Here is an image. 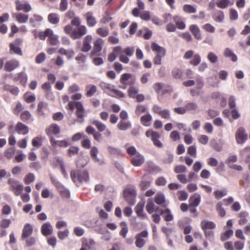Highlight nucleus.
I'll return each instance as SVG.
<instances>
[{"mask_svg": "<svg viewBox=\"0 0 250 250\" xmlns=\"http://www.w3.org/2000/svg\"><path fill=\"white\" fill-rule=\"evenodd\" d=\"M151 48L156 54L153 60V63L156 65H160L162 63V58L166 54L165 48L160 46L155 42L151 43Z\"/></svg>", "mask_w": 250, "mask_h": 250, "instance_id": "1", "label": "nucleus"}, {"mask_svg": "<svg viewBox=\"0 0 250 250\" xmlns=\"http://www.w3.org/2000/svg\"><path fill=\"white\" fill-rule=\"evenodd\" d=\"M119 81L121 84H119L118 87L125 89L128 86H133L135 84L136 78L133 74L125 73L121 75Z\"/></svg>", "mask_w": 250, "mask_h": 250, "instance_id": "2", "label": "nucleus"}, {"mask_svg": "<svg viewBox=\"0 0 250 250\" xmlns=\"http://www.w3.org/2000/svg\"><path fill=\"white\" fill-rule=\"evenodd\" d=\"M70 177L74 183H82L89 181V174L87 170L75 171L72 170L70 172Z\"/></svg>", "mask_w": 250, "mask_h": 250, "instance_id": "3", "label": "nucleus"}, {"mask_svg": "<svg viewBox=\"0 0 250 250\" xmlns=\"http://www.w3.org/2000/svg\"><path fill=\"white\" fill-rule=\"evenodd\" d=\"M7 183L9 185V190L13 191L15 195L18 196L21 193L23 186L18 181L13 178H9Z\"/></svg>", "mask_w": 250, "mask_h": 250, "instance_id": "4", "label": "nucleus"}, {"mask_svg": "<svg viewBox=\"0 0 250 250\" xmlns=\"http://www.w3.org/2000/svg\"><path fill=\"white\" fill-rule=\"evenodd\" d=\"M104 41L102 38H98L93 42V47L90 53V57L93 58L99 56L101 51L104 45Z\"/></svg>", "mask_w": 250, "mask_h": 250, "instance_id": "5", "label": "nucleus"}, {"mask_svg": "<svg viewBox=\"0 0 250 250\" xmlns=\"http://www.w3.org/2000/svg\"><path fill=\"white\" fill-rule=\"evenodd\" d=\"M148 236V232L146 230H143L137 233L135 236V244L136 247L140 249L142 248L146 243L145 238H147Z\"/></svg>", "mask_w": 250, "mask_h": 250, "instance_id": "6", "label": "nucleus"}, {"mask_svg": "<svg viewBox=\"0 0 250 250\" xmlns=\"http://www.w3.org/2000/svg\"><path fill=\"white\" fill-rule=\"evenodd\" d=\"M146 135L147 137H150L153 142L154 145L158 147H162L163 144L159 140L160 138V134L152 129H149L146 132Z\"/></svg>", "mask_w": 250, "mask_h": 250, "instance_id": "7", "label": "nucleus"}, {"mask_svg": "<svg viewBox=\"0 0 250 250\" xmlns=\"http://www.w3.org/2000/svg\"><path fill=\"white\" fill-rule=\"evenodd\" d=\"M152 112L159 115L162 118L168 120L170 118V112L167 109H163L162 108L157 104H154L152 107Z\"/></svg>", "mask_w": 250, "mask_h": 250, "instance_id": "8", "label": "nucleus"}, {"mask_svg": "<svg viewBox=\"0 0 250 250\" xmlns=\"http://www.w3.org/2000/svg\"><path fill=\"white\" fill-rule=\"evenodd\" d=\"M235 136L237 143L242 144L247 140L248 135L244 127H239L236 130Z\"/></svg>", "mask_w": 250, "mask_h": 250, "instance_id": "9", "label": "nucleus"}, {"mask_svg": "<svg viewBox=\"0 0 250 250\" xmlns=\"http://www.w3.org/2000/svg\"><path fill=\"white\" fill-rule=\"evenodd\" d=\"M87 30L85 25H81L77 28L74 29L73 32L71 35V39L76 40L81 39L83 36L86 35Z\"/></svg>", "mask_w": 250, "mask_h": 250, "instance_id": "10", "label": "nucleus"}, {"mask_svg": "<svg viewBox=\"0 0 250 250\" xmlns=\"http://www.w3.org/2000/svg\"><path fill=\"white\" fill-rule=\"evenodd\" d=\"M93 38L91 35H87L85 36L82 41V47L81 51L83 52H88L91 49V43Z\"/></svg>", "mask_w": 250, "mask_h": 250, "instance_id": "11", "label": "nucleus"}, {"mask_svg": "<svg viewBox=\"0 0 250 250\" xmlns=\"http://www.w3.org/2000/svg\"><path fill=\"white\" fill-rule=\"evenodd\" d=\"M16 3V9L17 11H23L24 12H28L31 10L30 5L25 1L17 0Z\"/></svg>", "mask_w": 250, "mask_h": 250, "instance_id": "12", "label": "nucleus"}, {"mask_svg": "<svg viewBox=\"0 0 250 250\" xmlns=\"http://www.w3.org/2000/svg\"><path fill=\"white\" fill-rule=\"evenodd\" d=\"M145 157L139 152L133 156L131 158L130 163L134 167H140L145 162Z\"/></svg>", "mask_w": 250, "mask_h": 250, "instance_id": "13", "label": "nucleus"}, {"mask_svg": "<svg viewBox=\"0 0 250 250\" xmlns=\"http://www.w3.org/2000/svg\"><path fill=\"white\" fill-rule=\"evenodd\" d=\"M19 62L16 59L10 60L6 62L4 64V70L7 72H11L19 66Z\"/></svg>", "mask_w": 250, "mask_h": 250, "instance_id": "14", "label": "nucleus"}, {"mask_svg": "<svg viewBox=\"0 0 250 250\" xmlns=\"http://www.w3.org/2000/svg\"><path fill=\"white\" fill-rule=\"evenodd\" d=\"M49 140L51 146L54 148L57 146L66 147L69 145V143L66 140H56L52 136L50 137Z\"/></svg>", "mask_w": 250, "mask_h": 250, "instance_id": "15", "label": "nucleus"}, {"mask_svg": "<svg viewBox=\"0 0 250 250\" xmlns=\"http://www.w3.org/2000/svg\"><path fill=\"white\" fill-rule=\"evenodd\" d=\"M144 205L145 202H140L135 208V212L137 214L138 216L142 219L147 218L146 214L144 212Z\"/></svg>", "mask_w": 250, "mask_h": 250, "instance_id": "16", "label": "nucleus"}, {"mask_svg": "<svg viewBox=\"0 0 250 250\" xmlns=\"http://www.w3.org/2000/svg\"><path fill=\"white\" fill-rule=\"evenodd\" d=\"M15 130L19 134L25 135L29 132V128L21 122H19L16 125Z\"/></svg>", "mask_w": 250, "mask_h": 250, "instance_id": "17", "label": "nucleus"}, {"mask_svg": "<svg viewBox=\"0 0 250 250\" xmlns=\"http://www.w3.org/2000/svg\"><path fill=\"white\" fill-rule=\"evenodd\" d=\"M33 227L30 224H26L23 227L21 234L22 240H24L29 237L33 232Z\"/></svg>", "mask_w": 250, "mask_h": 250, "instance_id": "18", "label": "nucleus"}, {"mask_svg": "<svg viewBox=\"0 0 250 250\" xmlns=\"http://www.w3.org/2000/svg\"><path fill=\"white\" fill-rule=\"evenodd\" d=\"M189 29L194 38L197 40H202L201 31L199 27L196 24H192L189 26Z\"/></svg>", "mask_w": 250, "mask_h": 250, "instance_id": "19", "label": "nucleus"}, {"mask_svg": "<svg viewBox=\"0 0 250 250\" xmlns=\"http://www.w3.org/2000/svg\"><path fill=\"white\" fill-rule=\"evenodd\" d=\"M161 168L152 162H148L145 168V171L149 173H158L161 171Z\"/></svg>", "mask_w": 250, "mask_h": 250, "instance_id": "20", "label": "nucleus"}, {"mask_svg": "<svg viewBox=\"0 0 250 250\" xmlns=\"http://www.w3.org/2000/svg\"><path fill=\"white\" fill-rule=\"evenodd\" d=\"M76 115L79 119H83L85 114V111L81 102H78L76 107Z\"/></svg>", "mask_w": 250, "mask_h": 250, "instance_id": "21", "label": "nucleus"}, {"mask_svg": "<svg viewBox=\"0 0 250 250\" xmlns=\"http://www.w3.org/2000/svg\"><path fill=\"white\" fill-rule=\"evenodd\" d=\"M84 16L86 19L87 25L88 27H93L96 24L97 21L91 12H88L86 13Z\"/></svg>", "mask_w": 250, "mask_h": 250, "instance_id": "22", "label": "nucleus"}, {"mask_svg": "<svg viewBox=\"0 0 250 250\" xmlns=\"http://www.w3.org/2000/svg\"><path fill=\"white\" fill-rule=\"evenodd\" d=\"M48 41L53 45H57L59 42L58 36L54 34L53 31L49 28H48Z\"/></svg>", "mask_w": 250, "mask_h": 250, "instance_id": "23", "label": "nucleus"}, {"mask_svg": "<svg viewBox=\"0 0 250 250\" xmlns=\"http://www.w3.org/2000/svg\"><path fill=\"white\" fill-rule=\"evenodd\" d=\"M200 226L202 230H211L216 228V224L212 221L204 220L201 221Z\"/></svg>", "mask_w": 250, "mask_h": 250, "instance_id": "24", "label": "nucleus"}, {"mask_svg": "<svg viewBox=\"0 0 250 250\" xmlns=\"http://www.w3.org/2000/svg\"><path fill=\"white\" fill-rule=\"evenodd\" d=\"M240 154L246 164L250 163V146H247L241 150Z\"/></svg>", "mask_w": 250, "mask_h": 250, "instance_id": "25", "label": "nucleus"}, {"mask_svg": "<svg viewBox=\"0 0 250 250\" xmlns=\"http://www.w3.org/2000/svg\"><path fill=\"white\" fill-rule=\"evenodd\" d=\"M146 175V174H144L142 177V180L139 184V187L140 189L143 191H145L148 188L151 184V180H145V177Z\"/></svg>", "mask_w": 250, "mask_h": 250, "instance_id": "26", "label": "nucleus"}, {"mask_svg": "<svg viewBox=\"0 0 250 250\" xmlns=\"http://www.w3.org/2000/svg\"><path fill=\"white\" fill-rule=\"evenodd\" d=\"M131 125V123L129 121L120 120L117 126L120 130L125 131L130 128Z\"/></svg>", "mask_w": 250, "mask_h": 250, "instance_id": "27", "label": "nucleus"}, {"mask_svg": "<svg viewBox=\"0 0 250 250\" xmlns=\"http://www.w3.org/2000/svg\"><path fill=\"white\" fill-rule=\"evenodd\" d=\"M233 4L230 0H216L215 2V5L221 9L226 8Z\"/></svg>", "mask_w": 250, "mask_h": 250, "instance_id": "28", "label": "nucleus"}, {"mask_svg": "<svg viewBox=\"0 0 250 250\" xmlns=\"http://www.w3.org/2000/svg\"><path fill=\"white\" fill-rule=\"evenodd\" d=\"M85 96L87 97L93 96L97 91V88L94 84H89L85 87Z\"/></svg>", "mask_w": 250, "mask_h": 250, "instance_id": "29", "label": "nucleus"}, {"mask_svg": "<svg viewBox=\"0 0 250 250\" xmlns=\"http://www.w3.org/2000/svg\"><path fill=\"white\" fill-rule=\"evenodd\" d=\"M160 215H163L166 221H171L173 219V216L170 212L169 208H166L165 210L160 209Z\"/></svg>", "mask_w": 250, "mask_h": 250, "instance_id": "30", "label": "nucleus"}, {"mask_svg": "<svg viewBox=\"0 0 250 250\" xmlns=\"http://www.w3.org/2000/svg\"><path fill=\"white\" fill-rule=\"evenodd\" d=\"M152 119V117L151 115L150 114L147 113L141 117L140 122L144 126H149L151 125L150 122L151 121Z\"/></svg>", "mask_w": 250, "mask_h": 250, "instance_id": "31", "label": "nucleus"}, {"mask_svg": "<svg viewBox=\"0 0 250 250\" xmlns=\"http://www.w3.org/2000/svg\"><path fill=\"white\" fill-rule=\"evenodd\" d=\"M3 88L4 90L9 91L15 96H17L20 92L18 87L14 85L5 84Z\"/></svg>", "mask_w": 250, "mask_h": 250, "instance_id": "32", "label": "nucleus"}, {"mask_svg": "<svg viewBox=\"0 0 250 250\" xmlns=\"http://www.w3.org/2000/svg\"><path fill=\"white\" fill-rule=\"evenodd\" d=\"M166 201L165 197L161 192H158L156 193L154 197V202L158 205H162Z\"/></svg>", "mask_w": 250, "mask_h": 250, "instance_id": "33", "label": "nucleus"}, {"mask_svg": "<svg viewBox=\"0 0 250 250\" xmlns=\"http://www.w3.org/2000/svg\"><path fill=\"white\" fill-rule=\"evenodd\" d=\"M224 14L222 11L218 10L212 15L213 19L216 22H222L224 20Z\"/></svg>", "mask_w": 250, "mask_h": 250, "instance_id": "34", "label": "nucleus"}, {"mask_svg": "<svg viewBox=\"0 0 250 250\" xmlns=\"http://www.w3.org/2000/svg\"><path fill=\"white\" fill-rule=\"evenodd\" d=\"M224 55L226 58H230L233 62H236L237 60V56L229 48L225 49L224 52Z\"/></svg>", "mask_w": 250, "mask_h": 250, "instance_id": "35", "label": "nucleus"}, {"mask_svg": "<svg viewBox=\"0 0 250 250\" xmlns=\"http://www.w3.org/2000/svg\"><path fill=\"white\" fill-rule=\"evenodd\" d=\"M173 21L176 24L177 27L181 30L186 27V24L183 21L182 18L178 16H175L173 17Z\"/></svg>", "mask_w": 250, "mask_h": 250, "instance_id": "36", "label": "nucleus"}, {"mask_svg": "<svg viewBox=\"0 0 250 250\" xmlns=\"http://www.w3.org/2000/svg\"><path fill=\"white\" fill-rule=\"evenodd\" d=\"M20 119L25 123H28L29 121H33L31 114L27 110H24L21 113Z\"/></svg>", "mask_w": 250, "mask_h": 250, "instance_id": "37", "label": "nucleus"}, {"mask_svg": "<svg viewBox=\"0 0 250 250\" xmlns=\"http://www.w3.org/2000/svg\"><path fill=\"white\" fill-rule=\"evenodd\" d=\"M109 96L117 99L124 98L125 97V93L114 87L113 88L112 92L111 93H109Z\"/></svg>", "mask_w": 250, "mask_h": 250, "instance_id": "38", "label": "nucleus"}, {"mask_svg": "<svg viewBox=\"0 0 250 250\" xmlns=\"http://www.w3.org/2000/svg\"><path fill=\"white\" fill-rule=\"evenodd\" d=\"M100 86L101 88L108 95L109 93H111L113 88L115 87L114 85H111L109 83H105L104 82L101 83Z\"/></svg>", "mask_w": 250, "mask_h": 250, "instance_id": "39", "label": "nucleus"}, {"mask_svg": "<svg viewBox=\"0 0 250 250\" xmlns=\"http://www.w3.org/2000/svg\"><path fill=\"white\" fill-rule=\"evenodd\" d=\"M92 124L96 126L99 132H103L106 128V125L104 124L97 120H93Z\"/></svg>", "mask_w": 250, "mask_h": 250, "instance_id": "40", "label": "nucleus"}, {"mask_svg": "<svg viewBox=\"0 0 250 250\" xmlns=\"http://www.w3.org/2000/svg\"><path fill=\"white\" fill-rule=\"evenodd\" d=\"M120 225L121 227V229L119 232L120 235L122 236L124 238H125L128 231L127 224L125 222H121Z\"/></svg>", "mask_w": 250, "mask_h": 250, "instance_id": "41", "label": "nucleus"}, {"mask_svg": "<svg viewBox=\"0 0 250 250\" xmlns=\"http://www.w3.org/2000/svg\"><path fill=\"white\" fill-rule=\"evenodd\" d=\"M48 20L50 23L56 24L60 21V17L56 13H51L48 16Z\"/></svg>", "mask_w": 250, "mask_h": 250, "instance_id": "42", "label": "nucleus"}, {"mask_svg": "<svg viewBox=\"0 0 250 250\" xmlns=\"http://www.w3.org/2000/svg\"><path fill=\"white\" fill-rule=\"evenodd\" d=\"M128 195H131L132 197L136 196V191L133 187H127L125 189L124 196H127Z\"/></svg>", "mask_w": 250, "mask_h": 250, "instance_id": "43", "label": "nucleus"}, {"mask_svg": "<svg viewBox=\"0 0 250 250\" xmlns=\"http://www.w3.org/2000/svg\"><path fill=\"white\" fill-rule=\"evenodd\" d=\"M248 215V214L247 212L242 211L239 214L240 219L238 221V223L240 225H244L247 223V217Z\"/></svg>", "mask_w": 250, "mask_h": 250, "instance_id": "44", "label": "nucleus"}, {"mask_svg": "<svg viewBox=\"0 0 250 250\" xmlns=\"http://www.w3.org/2000/svg\"><path fill=\"white\" fill-rule=\"evenodd\" d=\"M10 52H13L14 53L17 54L20 56L22 55V51L21 48L18 46L15 45L13 43H11L9 44Z\"/></svg>", "mask_w": 250, "mask_h": 250, "instance_id": "45", "label": "nucleus"}, {"mask_svg": "<svg viewBox=\"0 0 250 250\" xmlns=\"http://www.w3.org/2000/svg\"><path fill=\"white\" fill-rule=\"evenodd\" d=\"M49 132L57 136L60 133V128L58 125L55 124L50 125L48 128Z\"/></svg>", "mask_w": 250, "mask_h": 250, "instance_id": "46", "label": "nucleus"}, {"mask_svg": "<svg viewBox=\"0 0 250 250\" xmlns=\"http://www.w3.org/2000/svg\"><path fill=\"white\" fill-rule=\"evenodd\" d=\"M183 9L185 13L188 14L195 13L197 11L195 6L188 4L184 5Z\"/></svg>", "mask_w": 250, "mask_h": 250, "instance_id": "47", "label": "nucleus"}, {"mask_svg": "<svg viewBox=\"0 0 250 250\" xmlns=\"http://www.w3.org/2000/svg\"><path fill=\"white\" fill-rule=\"evenodd\" d=\"M138 91L139 90L137 87L133 85L130 86L129 87L127 90L128 95L130 98L134 99L138 93Z\"/></svg>", "mask_w": 250, "mask_h": 250, "instance_id": "48", "label": "nucleus"}, {"mask_svg": "<svg viewBox=\"0 0 250 250\" xmlns=\"http://www.w3.org/2000/svg\"><path fill=\"white\" fill-rule=\"evenodd\" d=\"M24 100L27 103H32L35 102L36 97L34 94L26 92L23 95Z\"/></svg>", "mask_w": 250, "mask_h": 250, "instance_id": "49", "label": "nucleus"}, {"mask_svg": "<svg viewBox=\"0 0 250 250\" xmlns=\"http://www.w3.org/2000/svg\"><path fill=\"white\" fill-rule=\"evenodd\" d=\"M222 202H219L216 205V209L220 216L223 217L226 215V211L222 207Z\"/></svg>", "mask_w": 250, "mask_h": 250, "instance_id": "50", "label": "nucleus"}, {"mask_svg": "<svg viewBox=\"0 0 250 250\" xmlns=\"http://www.w3.org/2000/svg\"><path fill=\"white\" fill-rule=\"evenodd\" d=\"M171 75L174 78L179 79L183 76V72L181 69L178 68H174L171 71Z\"/></svg>", "mask_w": 250, "mask_h": 250, "instance_id": "51", "label": "nucleus"}, {"mask_svg": "<svg viewBox=\"0 0 250 250\" xmlns=\"http://www.w3.org/2000/svg\"><path fill=\"white\" fill-rule=\"evenodd\" d=\"M28 19V15L20 13L16 16V20L19 23H25Z\"/></svg>", "mask_w": 250, "mask_h": 250, "instance_id": "52", "label": "nucleus"}, {"mask_svg": "<svg viewBox=\"0 0 250 250\" xmlns=\"http://www.w3.org/2000/svg\"><path fill=\"white\" fill-rule=\"evenodd\" d=\"M233 234V231L232 229H229L226 230L221 235V240L222 241H225L229 239L231 236Z\"/></svg>", "mask_w": 250, "mask_h": 250, "instance_id": "53", "label": "nucleus"}, {"mask_svg": "<svg viewBox=\"0 0 250 250\" xmlns=\"http://www.w3.org/2000/svg\"><path fill=\"white\" fill-rule=\"evenodd\" d=\"M98 149L96 146H92L90 151V154L92 159L95 162H99V159L97 158Z\"/></svg>", "mask_w": 250, "mask_h": 250, "instance_id": "54", "label": "nucleus"}, {"mask_svg": "<svg viewBox=\"0 0 250 250\" xmlns=\"http://www.w3.org/2000/svg\"><path fill=\"white\" fill-rule=\"evenodd\" d=\"M201 61V58L200 56L198 54H195L192 57V59L190 61L189 63L193 66L198 65Z\"/></svg>", "mask_w": 250, "mask_h": 250, "instance_id": "55", "label": "nucleus"}, {"mask_svg": "<svg viewBox=\"0 0 250 250\" xmlns=\"http://www.w3.org/2000/svg\"><path fill=\"white\" fill-rule=\"evenodd\" d=\"M187 170V167L183 165H176L174 168V171L175 173H186Z\"/></svg>", "mask_w": 250, "mask_h": 250, "instance_id": "56", "label": "nucleus"}, {"mask_svg": "<svg viewBox=\"0 0 250 250\" xmlns=\"http://www.w3.org/2000/svg\"><path fill=\"white\" fill-rule=\"evenodd\" d=\"M214 195L215 199H219L227 194V190L226 189L221 190H217L214 192Z\"/></svg>", "mask_w": 250, "mask_h": 250, "instance_id": "57", "label": "nucleus"}, {"mask_svg": "<svg viewBox=\"0 0 250 250\" xmlns=\"http://www.w3.org/2000/svg\"><path fill=\"white\" fill-rule=\"evenodd\" d=\"M35 177L32 173H29L24 177L23 181L26 185H29L35 180Z\"/></svg>", "mask_w": 250, "mask_h": 250, "instance_id": "58", "label": "nucleus"}, {"mask_svg": "<svg viewBox=\"0 0 250 250\" xmlns=\"http://www.w3.org/2000/svg\"><path fill=\"white\" fill-rule=\"evenodd\" d=\"M146 107L144 105L139 104L136 106V109L135 110V113L136 115L139 116V115H140L141 114L146 112Z\"/></svg>", "mask_w": 250, "mask_h": 250, "instance_id": "59", "label": "nucleus"}, {"mask_svg": "<svg viewBox=\"0 0 250 250\" xmlns=\"http://www.w3.org/2000/svg\"><path fill=\"white\" fill-rule=\"evenodd\" d=\"M14 80L16 81H20L22 84H24L27 81V78L24 73L20 72L18 74V76L14 78Z\"/></svg>", "mask_w": 250, "mask_h": 250, "instance_id": "60", "label": "nucleus"}, {"mask_svg": "<svg viewBox=\"0 0 250 250\" xmlns=\"http://www.w3.org/2000/svg\"><path fill=\"white\" fill-rule=\"evenodd\" d=\"M42 140L41 137H36L33 139L32 145L34 147L39 148L42 146Z\"/></svg>", "mask_w": 250, "mask_h": 250, "instance_id": "61", "label": "nucleus"}, {"mask_svg": "<svg viewBox=\"0 0 250 250\" xmlns=\"http://www.w3.org/2000/svg\"><path fill=\"white\" fill-rule=\"evenodd\" d=\"M154 204L152 200L151 199H149L146 207V210L149 214H151L154 212Z\"/></svg>", "mask_w": 250, "mask_h": 250, "instance_id": "62", "label": "nucleus"}, {"mask_svg": "<svg viewBox=\"0 0 250 250\" xmlns=\"http://www.w3.org/2000/svg\"><path fill=\"white\" fill-rule=\"evenodd\" d=\"M79 148L75 146H71L68 149V155L69 157L78 154Z\"/></svg>", "mask_w": 250, "mask_h": 250, "instance_id": "63", "label": "nucleus"}, {"mask_svg": "<svg viewBox=\"0 0 250 250\" xmlns=\"http://www.w3.org/2000/svg\"><path fill=\"white\" fill-rule=\"evenodd\" d=\"M96 33L102 37H106L109 34V31L104 28H99L96 30Z\"/></svg>", "mask_w": 250, "mask_h": 250, "instance_id": "64", "label": "nucleus"}]
</instances>
